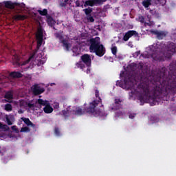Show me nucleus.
<instances>
[{
    "label": "nucleus",
    "instance_id": "nucleus-1",
    "mask_svg": "<svg viewBox=\"0 0 176 176\" xmlns=\"http://www.w3.org/2000/svg\"><path fill=\"white\" fill-rule=\"evenodd\" d=\"M42 105L45 106L43 108L44 112L45 113H52V112H53V107L49 105V102L43 100L42 99H39L37 102H36L35 104L27 103V102L24 100H20L19 102H18L17 104V106L20 107L21 108H27V107H28L29 108H34V107H39Z\"/></svg>",
    "mask_w": 176,
    "mask_h": 176
},
{
    "label": "nucleus",
    "instance_id": "nucleus-2",
    "mask_svg": "<svg viewBox=\"0 0 176 176\" xmlns=\"http://www.w3.org/2000/svg\"><path fill=\"white\" fill-rule=\"evenodd\" d=\"M90 43L89 50L91 53H96L99 57H102V55L105 54V48L102 45H100L99 37L91 39Z\"/></svg>",
    "mask_w": 176,
    "mask_h": 176
},
{
    "label": "nucleus",
    "instance_id": "nucleus-3",
    "mask_svg": "<svg viewBox=\"0 0 176 176\" xmlns=\"http://www.w3.org/2000/svg\"><path fill=\"white\" fill-rule=\"evenodd\" d=\"M85 112L82 111L80 108L74 107L72 109L71 107L69 108L67 112L65 111H63V115L65 116H69L70 115H76L77 116H80V115H83Z\"/></svg>",
    "mask_w": 176,
    "mask_h": 176
},
{
    "label": "nucleus",
    "instance_id": "nucleus-4",
    "mask_svg": "<svg viewBox=\"0 0 176 176\" xmlns=\"http://www.w3.org/2000/svg\"><path fill=\"white\" fill-rule=\"evenodd\" d=\"M44 36H45V32H43V29H42V28L39 27L36 34L38 47H41V46L42 45V42L43 41Z\"/></svg>",
    "mask_w": 176,
    "mask_h": 176
},
{
    "label": "nucleus",
    "instance_id": "nucleus-5",
    "mask_svg": "<svg viewBox=\"0 0 176 176\" xmlns=\"http://www.w3.org/2000/svg\"><path fill=\"white\" fill-rule=\"evenodd\" d=\"M87 112L91 116H100V111L96 110V102L90 104L89 107L87 109Z\"/></svg>",
    "mask_w": 176,
    "mask_h": 176
},
{
    "label": "nucleus",
    "instance_id": "nucleus-6",
    "mask_svg": "<svg viewBox=\"0 0 176 176\" xmlns=\"http://www.w3.org/2000/svg\"><path fill=\"white\" fill-rule=\"evenodd\" d=\"M130 97H138V99L141 101V102H148V100H149V95L145 94L144 96H141L140 92L135 91L133 94L131 93L130 94Z\"/></svg>",
    "mask_w": 176,
    "mask_h": 176
},
{
    "label": "nucleus",
    "instance_id": "nucleus-7",
    "mask_svg": "<svg viewBox=\"0 0 176 176\" xmlns=\"http://www.w3.org/2000/svg\"><path fill=\"white\" fill-rule=\"evenodd\" d=\"M81 60L87 67H90L91 65V56L90 55L87 54L82 55L81 56Z\"/></svg>",
    "mask_w": 176,
    "mask_h": 176
},
{
    "label": "nucleus",
    "instance_id": "nucleus-8",
    "mask_svg": "<svg viewBox=\"0 0 176 176\" xmlns=\"http://www.w3.org/2000/svg\"><path fill=\"white\" fill-rule=\"evenodd\" d=\"M31 90L34 94H41L45 91V89H43V88H41L38 85L32 87Z\"/></svg>",
    "mask_w": 176,
    "mask_h": 176
},
{
    "label": "nucleus",
    "instance_id": "nucleus-9",
    "mask_svg": "<svg viewBox=\"0 0 176 176\" xmlns=\"http://www.w3.org/2000/svg\"><path fill=\"white\" fill-rule=\"evenodd\" d=\"M102 0H89L87 1L84 5L85 8L86 6H94L96 3H100Z\"/></svg>",
    "mask_w": 176,
    "mask_h": 176
},
{
    "label": "nucleus",
    "instance_id": "nucleus-10",
    "mask_svg": "<svg viewBox=\"0 0 176 176\" xmlns=\"http://www.w3.org/2000/svg\"><path fill=\"white\" fill-rule=\"evenodd\" d=\"M133 35H137V32L134 31V30H131L129 31L127 33H126V34L124 36V41H129V39H130V38H131V36H133Z\"/></svg>",
    "mask_w": 176,
    "mask_h": 176
},
{
    "label": "nucleus",
    "instance_id": "nucleus-11",
    "mask_svg": "<svg viewBox=\"0 0 176 176\" xmlns=\"http://www.w3.org/2000/svg\"><path fill=\"white\" fill-rule=\"evenodd\" d=\"M153 34H155V35H157V36L159 39H162V38H163L164 36H166L167 33H166L164 32L154 31V32H153Z\"/></svg>",
    "mask_w": 176,
    "mask_h": 176
},
{
    "label": "nucleus",
    "instance_id": "nucleus-12",
    "mask_svg": "<svg viewBox=\"0 0 176 176\" xmlns=\"http://www.w3.org/2000/svg\"><path fill=\"white\" fill-rule=\"evenodd\" d=\"M5 98H6V101H7V102H10V100H12V98H13V94H12V92L6 93V94L5 96Z\"/></svg>",
    "mask_w": 176,
    "mask_h": 176
},
{
    "label": "nucleus",
    "instance_id": "nucleus-13",
    "mask_svg": "<svg viewBox=\"0 0 176 176\" xmlns=\"http://www.w3.org/2000/svg\"><path fill=\"white\" fill-rule=\"evenodd\" d=\"M14 20H25L27 19V16L21 15V14H16L14 16Z\"/></svg>",
    "mask_w": 176,
    "mask_h": 176
},
{
    "label": "nucleus",
    "instance_id": "nucleus-14",
    "mask_svg": "<svg viewBox=\"0 0 176 176\" xmlns=\"http://www.w3.org/2000/svg\"><path fill=\"white\" fill-rule=\"evenodd\" d=\"M14 121V118L13 116H8L7 117V123L10 126L13 124V122Z\"/></svg>",
    "mask_w": 176,
    "mask_h": 176
},
{
    "label": "nucleus",
    "instance_id": "nucleus-15",
    "mask_svg": "<svg viewBox=\"0 0 176 176\" xmlns=\"http://www.w3.org/2000/svg\"><path fill=\"white\" fill-rule=\"evenodd\" d=\"M124 83L125 85L123 87L124 89H129L130 86H133V82L130 80H126Z\"/></svg>",
    "mask_w": 176,
    "mask_h": 176
},
{
    "label": "nucleus",
    "instance_id": "nucleus-16",
    "mask_svg": "<svg viewBox=\"0 0 176 176\" xmlns=\"http://www.w3.org/2000/svg\"><path fill=\"white\" fill-rule=\"evenodd\" d=\"M10 75L12 76V78H21V74L16 72L11 73Z\"/></svg>",
    "mask_w": 176,
    "mask_h": 176
},
{
    "label": "nucleus",
    "instance_id": "nucleus-17",
    "mask_svg": "<svg viewBox=\"0 0 176 176\" xmlns=\"http://www.w3.org/2000/svg\"><path fill=\"white\" fill-rule=\"evenodd\" d=\"M5 6L6 8H8V9H13V8H14V6H13V3H12V2L10 1L6 2Z\"/></svg>",
    "mask_w": 176,
    "mask_h": 176
},
{
    "label": "nucleus",
    "instance_id": "nucleus-18",
    "mask_svg": "<svg viewBox=\"0 0 176 176\" xmlns=\"http://www.w3.org/2000/svg\"><path fill=\"white\" fill-rule=\"evenodd\" d=\"M142 5L144 6V8H148L149 5H151V0H146L143 1Z\"/></svg>",
    "mask_w": 176,
    "mask_h": 176
},
{
    "label": "nucleus",
    "instance_id": "nucleus-19",
    "mask_svg": "<svg viewBox=\"0 0 176 176\" xmlns=\"http://www.w3.org/2000/svg\"><path fill=\"white\" fill-rule=\"evenodd\" d=\"M38 13L41 14V16H46L47 14V10L44 9L43 10H38Z\"/></svg>",
    "mask_w": 176,
    "mask_h": 176
},
{
    "label": "nucleus",
    "instance_id": "nucleus-20",
    "mask_svg": "<svg viewBox=\"0 0 176 176\" xmlns=\"http://www.w3.org/2000/svg\"><path fill=\"white\" fill-rule=\"evenodd\" d=\"M21 119L24 121V123H25V124H27L28 126L31 125V121H30L28 118H22Z\"/></svg>",
    "mask_w": 176,
    "mask_h": 176
},
{
    "label": "nucleus",
    "instance_id": "nucleus-21",
    "mask_svg": "<svg viewBox=\"0 0 176 176\" xmlns=\"http://www.w3.org/2000/svg\"><path fill=\"white\" fill-rule=\"evenodd\" d=\"M83 10H84L85 14H87V16L88 14H90V13H91V12H93V10L91 8H87V9H84Z\"/></svg>",
    "mask_w": 176,
    "mask_h": 176
},
{
    "label": "nucleus",
    "instance_id": "nucleus-22",
    "mask_svg": "<svg viewBox=\"0 0 176 176\" xmlns=\"http://www.w3.org/2000/svg\"><path fill=\"white\" fill-rule=\"evenodd\" d=\"M63 46L67 50H69V46H71V45L67 41H63Z\"/></svg>",
    "mask_w": 176,
    "mask_h": 176
},
{
    "label": "nucleus",
    "instance_id": "nucleus-23",
    "mask_svg": "<svg viewBox=\"0 0 176 176\" xmlns=\"http://www.w3.org/2000/svg\"><path fill=\"white\" fill-rule=\"evenodd\" d=\"M30 131V128L28 126L23 127L21 129V133H28Z\"/></svg>",
    "mask_w": 176,
    "mask_h": 176
},
{
    "label": "nucleus",
    "instance_id": "nucleus-24",
    "mask_svg": "<svg viewBox=\"0 0 176 176\" xmlns=\"http://www.w3.org/2000/svg\"><path fill=\"white\" fill-rule=\"evenodd\" d=\"M73 52L75 53L76 54H79V53H80V48L74 47Z\"/></svg>",
    "mask_w": 176,
    "mask_h": 176
},
{
    "label": "nucleus",
    "instance_id": "nucleus-25",
    "mask_svg": "<svg viewBox=\"0 0 176 176\" xmlns=\"http://www.w3.org/2000/svg\"><path fill=\"white\" fill-rule=\"evenodd\" d=\"M111 52L114 56H116V52H118V48L116 46L111 47Z\"/></svg>",
    "mask_w": 176,
    "mask_h": 176
},
{
    "label": "nucleus",
    "instance_id": "nucleus-26",
    "mask_svg": "<svg viewBox=\"0 0 176 176\" xmlns=\"http://www.w3.org/2000/svg\"><path fill=\"white\" fill-rule=\"evenodd\" d=\"M5 109L6 111H12V105H10V104H6L5 107Z\"/></svg>",
    "mask_w": 176,
    "mask_h": 176
},
{
    "label": "nucleus",
    "instance_id": "nucleus-27",
    "mask_svg": "<svg viewBox=\"0 0 176 176\" xmlns=\"http://www.w3.org/2000/svg\"><path fill=\"white\" fill-rule=\"evenodd\" d=\"M87 19L88 21H90V23L94 22V18H93V16H87Z\"/></svg>",
    "mask_w": 176,
    "mask_h": 176
},
{
    "label": "nucleus",
    "instance_id": "nucleus-28",
    "mask_svg": "<svg viewBox=\"0 0 176 176\" xmlns=\"http://www.w3.org/2000/svg\"><path fill=\"white\" fill-rule=\"evenodd\" d=\"M47 23H48V24H50V25H53V24H54V20H53V19H52V18H50L47 20Z\"/></svg>",
    "mask_w": 176,
    "mask_h": 176
},
{
    "label": "nucleus",
    "instance_id": "nucleus-29",
    "mask_svg": "<svg viewBox=\"0 0 176 176\" xmlns=\"http://www.w3.org/2000/svg\"><path fill=\"white\" fill-rule=\"evenodd\" d=\"M76 66L78 67V68H81V69H83L84 66L82 65V62L77 63Z\"/></svg>",
    "mask_w": 176,
    "mask_h": 176
},
{
    "label": "nucleus",
    "instance_id": "nucleus-30",
    "mask_svg": "<svg viewBox=\"0 0 176 176\" xmlns=\"http://www.w3.org/2000/svg\"><path fill=\"white\" fill-rule=\"evenodd\" d=\"M6 127H8V126L3 125L2 124L0 123V129H6Z\"/></svg>",
    "mask_w": 176,
    "mask_h": 176
},
{
    "label": "nucleus",
    "instance_id": "nucleus-31",
    "mask_svg": "<svg viewBox=\"0 0 176 176\" xmlns=\"http://www.w3.org/2000/svg\"><path fill=\"white\" fill-rule=\"evenodd\" d=\"M58 133H60V131L58 130V129H55V134H56V135H58Z\"/></svg>",
    "mask_w": 176,
    "mask_h": 176
},
{
    "label": "nucleus",
    "instance_id": "nucleus-32",
    "mask_svg": "<svg viewBox=\"0 0 176 176\" xmlns=\"http://www.w3.org/2000/svg\"><path fill=\"white\" fill-rule=\"evenodd\" d=\"M31 58H32V57H30V58L28 59V60H27L26 62L23 63L21 64V65H25V64H26L27 63H28V61H30V60H31Z\"/></svg>",
    "mask_w": 176,
    "mask_h": 176
},
{
    "label": "nucleus",
    "instance_id": "nucleus-33",
    "mask_svg": "<svg viewBox=\"0 0 176 176\" xmlns=\"http://www.w3.org/2000/svg\"><path fill=\"white\" fill-rule=\"evenodd\" d=\"M135 116V114H131L129 116V119H133Z\"/></svg>",
    "mask_w": 176,
    "mask_h": 176
},
{
    "label": "nucleus",
    "instance_id": "nucleus-34",
    "mask_svg": "<svg viewBox=\"0 0 176 176\" xmlns=\"http://www.w3.org/2000/svg\"><path fill=\"white\" fill-rule=\"evenodd\" d=\"M34 16H32L33 19H34V20H38V19L36 18V14H34Z\"/></svg>",
    "mask_w": 176,
    "mask_h": 176
},
{
    "label": "nucleus",
    "instance_id": "nucleus-35",
    "mask_svg": "<svg viewBox=\"0 0 176 176\" xmlns=\"http://www.w3.org/2000/svg\"><path fill=\"white\" fill-rule=\"evenodd\" d=\"M76 5L77 6H80V4H79V1H77L76 2Z\"/></svg>",
    "mask_w": 176,
    "mask_h": 176
},
{
    "label": "nucleus",
    "instance_id": "nucleus-36",
    "mask_svg": "<svg viewBox=\"0 0 176 176\" xmlns=\"http://www.w3.org/2000/svg\"><path fill=\"white\" fill-rule=\"evenodd\" d=\"M18 112H19V113H23L24 111H23V110H19Z\"/></svg>",
    "mask_w": 176,
    "mask_h": 176
},
{
    "label": "nucleus",
    "instance_id": "nucleus-37",
    "mask_svg": "<svg viewBox=\"0 0 176 176\" xmlns=\"http://www.w3.org/2000/svg\"><path fill=\"white\" fill-rule=\"evenodd\" d=\"M12 130H16V126H12Z\"/></svg>",
    "mask_w": 176,
    "mask_h": 176
},
{
    "label": "nucleus",
    "instance_id": "nucleus-38",
    "mask_svg": "<svg viewBox=\"0 0 176 176\" xmlns=\"http://www.w3.org/2000/svg\"><path fill=\"white\" fill-rule=\"evenodd\" d=\"M56 108H58V104L56 103Z\"/></svg>",
    "mask_w": 176,
    "mask_h": 176
},
{
    "label": "nucleus",
    "instance_id": "nucleus-39",
    "mask_svg": "<svg viewBox=\"0 0 176 176\" xmlns=\"http://www.w3.org/2000/svg\"><path fill=\"white\" fill-rule=\"evenodd\" d=\"M82 8H83V6H82Z\"/></svg>",
    "mask_w": 176,
    "mask_h": 176
}]
</instances>
